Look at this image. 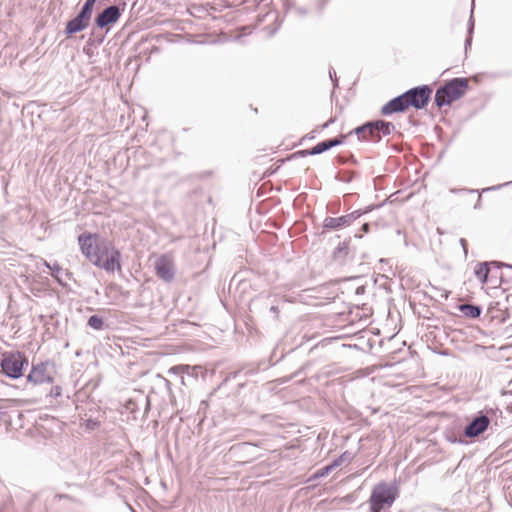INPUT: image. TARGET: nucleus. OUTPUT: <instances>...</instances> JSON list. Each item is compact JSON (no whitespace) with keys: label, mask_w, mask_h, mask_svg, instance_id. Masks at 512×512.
<instances>
[{"label":"nucleus","mask_w":512,"mask_h":512,"mask_svg":"<svg viewBox=\"0 0 512 512\" xmlns=\"http://www.w3.org/2000/svg\"><path fill=\"white\" fill-rule=\"evenodd\" d=\"M78 242L82 254L93 265L107 272L121 270V254L111 241L98 234L83 233L79 235Z\"/></svg>","instance_id":"obj_1"},{"label":"nucleus","mask_w":512,"mask_h":512,"mask_svg":"<svg viewBox=\"0 0 512 512\" xmlns=\"http://www.w3.org/2000/svg\"><path fill=\"white\" fill-rule=\"evenodd\" d=\"M398 488L386 482H380L374 486L370 498V512H382L389 510L398 497Z\"/></svg>","instance_id":"obj_2"},{"label":"nucleus","mask_w":512,"mask_h":512,"mask_svg":"<svg viewBox=\"0 0 512 512\" xmlns=\"http://www.w3.org/2000/svg\"><path fill=\"white\" fill-rule=\"evenodd\" d=\"M467 89L468 80L466 78H454L437 89L435 103L438 107L450 105L453 101L460 99Z\"/></svg>","instance_id":"obj_3"},{"label":"nucleus","mask_w":512,"mask_h":512,"mask_svg":"<svg viewBox=\"0 0 512 512\" xmlns=\"http://www.w3.org/2000/svg\"><path fill=\"white\" fill-rule=\"evenodd\" d=\"M54 375L55 363L53 361H45L32 366L27 380L35 385L52 383Z\"/></svg>","instance_id":"obj_4"},{"label":"nucleus","mask_w":512,"mask_h":512,"mask_svg":"<svg viewBox=\"0 0 512 512\" xmlns=\"http://www.w3.org/2000/svg\"><path fill=\"white\" fill-rule=\"evenodd\" d=\"M432 89L427 86H419L412 88L405 92L408 107L412 106L415 109L424 108L430 99Z\"/></svg>","instance_id":"obj_5"},{"label":"nucleus","mask_w":512,"mask_h":512,"mask_svg":"<svg viewBox=\"0 0 512 512\" xmlns=\"http://www.w3.org/2000/svg\"><path fill=\"white\" fill-rule=\"evenodd\" d=\"M24 362L20 353H11L2 359L1 368L8 377L18 379L22 376Z\"/></svg>","instance_id":"obj_6"},{"label":"nucleus","mask_w":512,"mask_h":512,"mask_svg":"<svg viewBox=\"0 0 512 512\" xmlns=\"http://www.w3.org/2000/svg\"><path fill=\"white\" fill-rule=\"evenodd\" d=\"M156 275L165 282H171L175 276L173 260L168 255H161L155 262Z\"/></svg>","instance_id":"obj_7"},{"label":"nucleus","mask_w":512,"mask_h":512,"mask_svg":"<svg viewBox=\"0 0 512 512\" xmlns=\"http://www.w3.org/2000/svg\"><path fill=\"white\" fill-rule=\"evenodd\" d=\"M490 420L486 415H480L473 419L465 428L464 434L468 438L477 437L489 426Z\"/></svg>","instance_id":"obj_8"},{"label":"nucleus","mask_w":512,"mask_h":512,"mask_svg":"<svg viewBox=\"0 0 512 512\" xmlns=\"http://www.w3.org/2000/svg\"><path fill=\"white\" fill-rule=\"evenodd\" d=\"M120 9L116 5H112L104 9L96 18V25L100 28H104L110 24L117 22L120 18Z\"/></svg>","instance_id":"obj_9"},{"label":"nucleus","mask_w":512,"mask_h":512,"mask_svg":"<svg viewBox=\"0 0 512 512\" xmlns=\"http://www.w3.org/2000/svg\"><path fill=\"white\" fill-rule=\"evenodd\" d=\"M360 216L358 211L352 212L340 217H327L324 220V227L329 229H339L350 225L355 219Z\"/></svg>","instance_id":"obj_10"},{"label":"nucleus","mask_w":512,"mask_h":512,"mask_svg":"<svg viewBox=\"0 0 512 512\" xmlns=\"http://www.w3.org/2000/svg\"><path fill=\"white\" fill-rule=\"evenodd\" d=\"M408 108L405 93L397 96L387 102L381 109L383 115H390L392 113L404 112Z\"/></svg>","instance_id":"obj_11"},{"label":"nucleus","mask_w":512,"mask_h":512,"mask_svg":"<svg viewBox=\"0 0 512 512\" xmlns=\"http://www.w3.org/2000/svg\"><path fill=\"white\" fill-rule=\"evenodd\" d=\"M343 138H345V136H341V138H334V139L322 141V142L318 143L317 145H315L313 148H311L309 150H302L299 153L302 156L321 154L333 147H336V146L342 144Z\"/></svg>","instance_id":"obj_12"},{"label":"nucleus","mask_w":512,"mask_h":512,"mask_svg":"<svg viewBox=\"0 0 512 512\" xmlns=\"http://www.w3.org/2000/svg\"><path fill=\"white\" fill-rule=\"evenodd\" d=\"M354 131L358 138L361 140L370 142L380 141V136L376 131L374 122H368L360 127H357Z\"/></svg>","instance_id":"obj_13"},{"label":"nucleus","mask_w":512,"mask_h":512,"mask_svg":"<svg viewBox=\"0 0 512 512\" xmlns=\"http://www.w3.org/2000/svg\"><path fill=\"white\" fill-rule=\"evenodd\" d=\"M88 25L89 22L77 15L75 18L68 21L65 32L67 35H72L84 30Z\"/></svg>","instance_id":"obj_14"},{"label":"nucleus","mask_w":512,"mask_h":512,"mask_svg":"<svg viewBox=\"0 0 512 512\" xmlns=\"http://www.w3.org/2000/svg\"><path fill=\"white\" fill-rule=\"evenodd\" d=\"M459 310L468 318L475 319L481 315L482 309L480 306L472 304H461Z\"/></svg>","instance_id":"obj_15"},{"label":"nucleus","mask_w":512,"mask_h":512,"mask_svg":"<svg viewBox=\"0 0 512 512\" xmlns=\"http://www.w3.org/2000/svg\"><path fill=\"white\" fill-rule=\"evenodd\" d=\"M374 125L376 131L378 132V135L380 136V139L382 138V136L390 135L395 130V126L391 122L379 120L375 121Z\"/></svg>","instance_id":"obj_16"},{"label":"nucleus","mask_w":512,"mask_h":512,"mask_svg":"<svg viewBox=\"0 0 512 512\" xmlns=\"http://www.w3.org/2000/svg\"><path fill=\"white\" fill-rule=\"evenodd\" d=\"M348 250L349 248L345 243H340L332 253L333 260L339 264L343 263L348 255Z\"/></svg>","instance_id":"obj_17"},{"label":"nucleus","mask_w":512,"mask_h":512,"mask_svg":"<svg viewBox=\"0 0 512 512\" xmlns=\"http://www.w3.org/2000/svg\"><path fill=\"white\" fill-rule=\"evenodd\" d=\"M489 271L487 262L479 263L475 268L474 273L483 285L487 283Z\"/></svg>","instance_id":"obj_18"},{"label":"nucleus","mask_w":512,"mask_h":512,"mask_svg":"<svg viewBox=\"0 0 512 512\" xmlns=\"http://www.w3.org/2000/svg\"><path fill=\"white\" fill-rule=\"evenodd\" d=\"M51 275L56 279V281L64 286L65 283L63 282L62 275L65 274L66 276H69V272L67 270H64L58 263H53L50 267Z\"/></svg>","instance_id":"obj_19"},{"label":"nucleus","mask_w":512,"mask_h":512,"mask_svg":"<svg viewBox=\"0 0 512 512\" xmlns=\"http://www.w3.org/2000/svg\"><path fill=\"white\" fill-rule=\"evenodd\" d=\"M341 465V458L335 459L331 464L322 467L315 474L314 478H321L327 476L333 469Z\"/></svg>","instance_id":"obj_20"},{"label":"nucleus","mask_w":512,"mask_h":512,"mask_svg":"<svg viewBox=\"0 0 512 512\" xmlns=\"http://www.w3.org/2000/svg\"><path fill=\"white\" fill-rule=\"evenodd\" d=\"M95 0H86L84 5L81 8V11L79 12L78 16L86 20L87 22L90 21L91 14H92V6L94 4Z\"/></svg>","instance_id":"obj_21"},{"label":"nucleus","mask_w":512,"mask_h":512,"mask_svg":"<svg viewBox=\"0 0 512 512\" xmlns=\"http://www.w3.org/2000/svg\"><path fill=\"white\" fill-rule=\"evenodd\" d=\"M104 322L101 317L97 315H92L88 319V326L95 329L101 330L103 328Z\"/></svg>","instance_id":"obj_22"},{"label":"nucleus","mask_w":512,"mask_h":512,"mask_svg":"<svg viewBox=\"0 0 512 512\" xmlns=\"http://www.w3.org/2000/svg\"><path fill=\"white\" fill-rule=\"evenodd\" d=\"M190 366L189 365H176L171 367L168 370L169 374L181 375L184 373H189Z\"/></svg>","instance_id":"obj_23"},{"label":"nucleus","mask_w":512,"mask_h":512,"mask_svg":"<svg viewBox=\"0 0 512 512\" xmlns=\"http://www.w3.org/2000/svg\"><path fill=\"white\" fill-rule=\"evenodd\" d=\"M62 394V389L60 386H53L50 389V396L52 397H59Z\"/></svg>","instance_id":"obj_24"},{"label":"nucleus","mask_w":512,"mask_h":512,"mask_svg":"<svg viewBox=\"0 0 512 512\" xmlns=\"http://www.w3.org/2000/svg\"><path fill=\"white\" fill-rule=\"evenodd\" d=\"M338 458H341V464H342L344 461H350L352 459V455L346 451L343 454H341Z\"/></svg>","instance_id":"obj_25"},{"label":"nucleus","mask_w":512,"mask_h":512,"mask_svg":"<svg viewBox=\"0 0 512 512\" xmlns=\"http://www.w3.org/2000/svg\"><path fill=\"white\" fill-rule=\"evenodd\" d=\"M460 244L463 247L464 253L467 254V242H466V240L461 238L460 239Z\"/></svg>","instance_id":"obj_26"},{"label":"nucleus","mask_w":512,"mask_h":512,"mask_svg":"<svg viewBox=\"0 0 512 512\" xmlns=\"http://www.w3.org/2000/svg\"><path fill=\"white\" fill-rule=\"evenodd\" d=\"M336 75V72L334 70H329V76L334 81V84L337 85V78H333Z\"/></svg>","instance_id":"obj_27"},{"label":"nucleus","mask_w":512,"mask_h":512,"mask_svg":"<svg viewBox=\"0 0 512 512\" xmlns=\"http://www.w3.org/2000/svg\"><path fill=\"white\" fill-rule=\"evenodd\" d=\"M333 122H334V119L331 118L329 121H327L326 123H324L322 125V128L325 129V128L329 127Z\"/></svg>","instance_id":"obj_28"},{"label":"nucleus","mask_w":512,"mask_h":512,"mask_svg":"<svg viewBox=\"0 0 512 512\" xmlns=\"http://www.w3.org/2000/svg\"><path fill=\"white\" fill-rule=\"evenodd\" d=\"M270 311H271V312H273V313H275V314H277V313H278V307H277V306H272V307L270 308Z\"/></svg>","instance_id":"obj_29"},{"label":"nucleus","mask_w":512,"mask_h":512,"mask_svg":"<svg viewBox=\"0 0 512 512\" xmlns=\"http://www.w3.org/2000/svg\"><path fill=\"white\" fill-rule=\"evenodd\" d=\"M473 26H474V24H473V22H472V19L470 18L469 34H471V33H472V31H473Z\"/></svg>","instance_id":"obj_30"},{"label":"nucleus","mask_w":512,"mask_h":512,"mask_svg":"<svg viewBox=\"0 0 512 512\" xmlns=\"http://www.w3.org/2000/svg\"><path fill=\"white\" fill-rule=\"evenodd\" d=\"M368 227H369V226H368V224H367V223L363 224V226H362V228H363V230H364L365 232H367V231H368Z\"/></svg>","instance_id":"obj_31"},{"label":"nucleus","mask_w":512,"mask_h":512,"mask_svg":"<svg viewBox=\"0 0 512 512\" xmlns=\"http://www.w3.org/2000/svg\"><path fill=\"white\" fill-rule=\"evenodd\" d=\"M44 265H45L48 269H50V267H51V265H52V264H50V263H49V262H47V261H44Z\"/></svg>","instance_id":"obj_32"},{"label":"nucleus","mask_w":512,"mask_h":512,"mask_svg":"<svg viewBox=\"0 0 512 512\" xmlns=\"http://www.w3.org/2000/svg\"><path fill=\"white\" fill-rule=\"evenodd\" d=\"M470 43H471V37L469 36V37L466 39V46H467V45H470Z\"/></svg>","instance_id":"obj_33"}]
</instances>
